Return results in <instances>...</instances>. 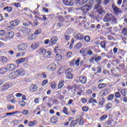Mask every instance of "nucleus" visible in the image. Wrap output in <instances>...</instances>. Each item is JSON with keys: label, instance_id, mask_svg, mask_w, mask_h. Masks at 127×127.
I'll use <instances>...</instances> for the list:
<instances>
[{"label": "nucleus", "instance_id": "nucleus-59", "mask_svg": "<svg viewBox=\"0 0 127 127\" xmlns=\"http://www.w3.org/2000/svg\"><path fill=\"white\" fill-rule=\"evenodd\" d=\"M22 11H24V12H27L28 11H29V8L25 7L22 10Z\"/></svg>", "mask_w": 127, "mask_h": 127}, {"label": "nucleus", "instance_id": "nucleus-51", "mask_svg": "<svg viewBox=\"0 0 127 127\" xmlns=\"http://www.w3.org/2000/svg\"><path fill=\"white\" fill-rule=\"evenodd\" d=\"M123 35H127V28H124L122 30V32Z\"/></svg>", "mask_w": 127, "mask_h": 127}, {"label": "nucleus", "instance_id": "nucleus-32", "mask_svg": "<svg viewBox=\"0 0 127 127\" xmlns=\"http://www.w3.org/2000/svg\"><path fill=\"white\" fill-rule=\"evenodd\" d=\"M2 88H3L2 90L3 91H5V90H7V89H8V88H9V84L6 83L3 85Z\"/></svg>", "mask_w": 127, "mask_h": 127}, {"label": "nucleus", "instance_id": "nucleus-48", "mask_svg": "<svg viewBox=\"0 0 127 127\" xmlns=\"http://www.w3.org/2000/svg\"><path fill=\"white\" fill-rule=\"evenodd\" d=\"M35 34L38 35L41 33V29H39L34 32Z\"/></svg>", "mask_w": 127, "mask_h": 127}, {"label": "nucleus", "instance_id": "nucleus-24", "mask_svg": "<svg viewBox=\"0 0 127 127\" xmlns=\"http://www.w3.org/2000/svg\"><path fill=\"white\" fill-rule=\"evenodd\" d=\"M122 7L124 9H127V0H124Z\"/></svg>", "mask_w": 127, "mask_h": 127}, {"label": "nucleus", "instance_id": "nucleus-64", "mask_svg": "<svg viewBox=\"0 0 127 127\" xmlns=\"http://www.w3.org/2000/svg\"><path fill=\"white\" fill-rule=\"evenodd\" d=\"M29 112H28V110H24V111L22 112L23 115H28V113Z\"/></svg>", "mask_w": 127, "mask_h": 127}, {"label": "nucleus", "instance_id": "nucleus-56", "mask_svg": "<svg viewBox=\"0 0 127 127\" xmlns=\"http://www.w3.org/2000/svg\"><path fill=\"white\" fill-rule=\"evenodd\" d=\"M14 5L16 7H20V3H19V2H15V3H14Z\"/></svg>", "mask_w": 127, "mask_h": 127}, {"label": "nucleus", "instance_id": "nucleus-45", "mask_svg": "<svg viewBox=\"0 0 127 127\" xmlns=\"http://www.w3.org/2000/svg\"><path fill=\"white\" fill-rule=\"evenodd\" d=\"M105 103V99L104 98H100V101H99L100 105H103Z\"/></svg>", "mask_w": 127, "mask_h": 127}, {"label": "nucleus", "instance_id": "nucleus-19", "mask_svg": "<svg viewBox=\"0 0 127 127\" xmlns=\"http://www.w3.org/2000/svg\"><path fill=\"white\" fill-rule=\"evenodd\" d=\"M19 21L18 20H15L13 21H11L10 24L12 26H17L19 24Z\"/></svg>", "mask_w": 127, "mask_h": 127}, {"label": "nucleus", "instance_id": "nucleus-26", "mask_svg": "<svg viewBox=\"0 0 127 127\" xmlns=\"http://www.w3.org/2000/svg\"><path fill=\"white\" fill-rule=\"evenodd\" d=\"M65 75L66 79H73V77H74L72 73H65Z\"/></svg>", "mask_w": 127, "mask_h": 127}, {"label": "nucleus", "instance_id": "nucleus-44", "mask_svg": "<svg viewBox=\"0 0 127 127\" xmlns=\"http://www.w3.org/2000/svg\"><path fill=\"white\" fill-rule=\"evenodd\" d=\"M63 113L65 114V115H69V113H68V109L66 107H64V109L63 110Z\"/></svg>", "mask_w": 127, "mask_h": 127}, {"label": "nucleus", "instance_id": "nucleus-53", "mask_svg": "<svg viewBox=\"0 0 127 127\" xmlns=\"http://www.w3.org/2000/svg\"><path fill=\"white\" fill-rule=\"evenodd\" d=\"M7 110H13L14 109V106H12L11 105H7Z\"/></svg>", "mask_w": 127, "mask_h": 127}, {"label": "nucleus", "instance_id": "nucleus-3", "mask_svg": "<svg viewBox=\"0 0 127 127\" xmlns=\"http://www.w3.org/2000/svg\"><path fill=\"white\" fill-rule=\"evenodd\" d=\"M112 9L113 10V12L116 15H118L119 13H122V9L119 8L116 5L112 4Z\"/></svg>", "mask_w": 127, "mask_h": 127}, {"label": "nucleus", "instance_id": "nucleus-37", "mask_svg": "<svg viewBox=\"0 0 127 127\" xmlns=\"http://www.w3.org/2000/svg\"><path fill=\"white\" fill-rule=\"evenodd\" d=\"M56 59L58 61H60L62 59V56L60 54H57Z\"/></svg>", "mask_w": 127, "mask_h": 127}, {"label": "nucleus", "instance_id": "nucleus-61", "mask_svg": "<svg viewBox=\"0 0 127 127\" xmlns=\"http://www.w3.org/2000/svg\"><path fill=\"white\" fill-rule=\"evenodd\" d=\"M88 110H89V108L87 107H82V111L83 112H88Z\"/></svg>", "mask_w": 127, "mask_h": 127}, {"label": "nucleus", "instance_id": "nucleus-49", "mask_svg": "<svg viewBox=\"0 0 127 127\" xmlns=\"http://www.w3.org/2000/svg\"><path fill=\"white\" fill-rule=\"evenodd\" d=\"M111 20L112 22H113L114 23H117V18H116L113 15L112 16Z\"/></svg>", "mask_w": 127, "mask_h": 127}, {"label": "nucleus", "instance_id": "nucleus-20", "mask_svg": "<svg viewBox=\"0 0 127 127\" xmlns=\"http://www.w3.org/2000/svg\"><path fill=\"white\" fill-rule=\"evenodd\" d=\"M51 122L52 123V124H56V123L58 122V119L57 118V117L55 116L52 118L51 119Z\"/></svg>", "mask_w": 127, "mask_h": 127}, {"label": "nucleus", "instance_id": "nucleus-41", "mask_svg": "<svg viewBox=\"0 0 127 127\" xmlns=\"http://www.w3.org/2000/svg\"><path fill=\"white\" fill-rule=\"evenodd\" d=\"M77 125V123H76L75 121H72L70 123V126L71 127H74Z\"/></svg>", "mask_w": 127, "mask_h": 127}, {"label": "nucleus", "instance_id": "nucleus-34", "mask_svg": "<svg viewBox=\"0 0 127 127\" xmlns=\"http://www.w3.org/2000/svg\"><path fill=\"white\" fill-rule=\"evenodd\" d=\"M89 103L90 104H97V100H95L94 98H91L89 100Z\"/></svg>", "mask_w": 127, "mask_h": 127}, {"label": "nucleus", "instance_id": "nucleus-38", "mask_svg": "<svg viewBox=\"0 0 127 127\" xmlns=\"http://www.w3.org/2000/svg\"><path fill=\"white\" fill-rule=\"evenodd\" d=\"M36 121H34L33 122H30L29 123V127H32L33 126H35L36 125Z\"/></svg>", "mask_w": 127, "mask_h": 127}, {"label": "nucleus", "instance_id": "nucleus-17", "mask_svg": "<svg viewBox=\"0 0 127 127\" xmlns=\"http://www.w3.org/2000/svg\"><path fill=\"white\" fill-rule=\"evenodd\" d=\"M39 47V44L38 42L33 43L31 47V49L35 50Z\"/></svg>", "mask_w": 127, "mask_h": 127}, {"label": "nucleus", "instance_id": "nucleus-57", "mask_svg": "<svg viewBox=\"0 0 127 127\" xmlns=\"http://www.w3.org/2000/svg\"><path fill=\"white\" fill-rule=\"evenodd\" d=\"M5 35V33L3 30H0V35L1 36H3V35Z\"/></svg>", "mask_w": 127, "mask_h": 127}, {"label": "nucleus", "instance_id": "nucleus-23", "mask_svg": "<svg viewBox=\"0 0 127 127\" xmlns=\"http://www.w3.org/2000/svg\"><path fill=\"white\" fill-rule=\"evenodd\" d=\"M6 72H8L6 69V66H5V68L2 67L0 69V74H4V73H6Z\"/></svg>", "mask_w": 127, "mask_h": 127}, {"label": "nucleus", "instance_id": "nucleus-55", "mask_svg": "<svg viewBox=\"0 0 127 127\" xmlns=\"http://www.w3.org/2000/svg\"><path fill=\"white\" fill-rule=\"evenodd\" d=\"M19 105L21 107H24V106H25V102L21 101L19 102Z\"/></svg>", "mask_w": 127, "mask_h": 127}, {"label": "nucleus", "instance_id": "nucleus-60", "mask_svg": "<svg viewBox=\"0 0 127 127\" xmlns=\"http://www.w3.org/2000/svg\"><path fill=\"white\" fill-rule=\"evenodd\" d=\"M89 0H82L80 2V4H85L86 2H88Z\"/></svg>", "mask_w": 127, "mask_h": 127}, {"label": "nucleus", "instance_id": "nucleus-35", "mask_svg": "<svg viewBox=\"0 0 127 127\" xmlns=\"http://www.w3.org/2000/svg\"><path fill=\"white\" fill-rule=\"evenodd\" d=\"M72 72H73V69L69 68L65 70V74H71Z\"/></svg>", "mask_w": 127, "mask_h": 127}, {"label": "nucleus", "instance_id": "nucleus-39", "mask_svg": "<svg viewBox=\"0 0 127 127\" xmlns=\"http://www.w3.org/2000/svg\"><path fill=\"white\" fill-rule=\"evenodd\" d=\"M82 46V44L80 43H78L76 44V45L74 47L75 49H80L81 47Z\"/></svg>", "mask_w": 127, "mask_h": 127}, {"label": "nucleus", "instance_id": "nucleus-52", "mask_svg": "<svg viewBox=\"0 0 127 127\" xmlns=\"http://www.w3.org/2000/svg\"><path fill=\"white\" fill-rule=\"evenodd\" d=\"M80 60H81L79 58H78L76 61H75V64H76V66H79L80 64Z\"/></svg>", "mask_w": 127, "mask_h": 127}, {"label": "nucleus", "instance_id": "nucleus-33", "mask_svg": "<svg viewBox=\"0 0 127 127\" xmlns=\"http://www.w3.org/2000/svg\"><path fill=\"white\" fill-rule=\"evenodd\" d=\"M107 118H108V115H104L102 116L100 118V122H104V120H106V119H107Z\"/></svg>", "mask_w": 127, "mask_h": 127}, {"label": "nucleus", "instance_id": "nucleus-36", "mask_svg": "<svg viewBox=\"0 0 127 127\" xmlns=\"http://www.w3.org/2000/svg\"><path fill=\"white\" fill-rule=\"evenodd\" d=\"M100 45L102 48H103L104 49H106V41H102Z\"/></svg>", "mask_w": 127, "mask_h": 127}, {"label": "nucleus", "instance_id": "nucleus-5", "mask_svg": "<svg viewBox=\"0 0 127 127\" xmlns=\"http://www.w3.org/2000/svg\"><path fill=\"white\" fill-rule=\"evenodd\" d=\"M112 18H113V15L112 14H106L103 20L105 22H109V21L112 20Z\"/></svg>", "mask_w": 127, "mask_h": 127}, {"label": "nucleus", "instance_id": "nucleus-58", "mask_svg": "<svg viewBox=\"0 0 127 127\" xmlns=\"http://www.w3.org/2000/svg\"><path fill=\"white\" fill-rule=\"evenodd\" d=\"M121 93L122 95H123V96H126V89H123L121 90Z\"/></svg>", "mask_w": 127, "mask_h": 127}, {"label": "nucleus", "instance_id": "nucleus-4", "mask_svg": "<svg viewBox=\"0 0 127 127\" xmlns=\"http://www.w3.org/2000/svg\"><path fill=\"white\" fill-rule=\"evenodd\" d=\"M27 48V44L22 43L18 46L19 51H24Z\"/></svg>", "mask_w": 127, "mask_h": 127}, {"label": "nucleus", "instance_id": "nucleus-50", "mask_svg": "<svg viewBox=\"0 0 127 127\" xmlns=\"http://www.w3.org/2000/svg\"><path fill=\"white\" fill-rule=\"evenodd\" d=\"M74 44V39H72L70 44L69 48L70 49H72L73 48V45Z\"/></svg>", "mask_w": 127, "mask_h": 127}, {"label": "nucleus", "instance_id": "nucleus-63", "mask_svg": "<svg viewBox=\"0 0 127 127\" xmlns=\"http://www.w3.org/2000/svg\"><path fill=\"white\" fill-rule=\"evenodd\" d=\"M47 83H48V80H45L42 82V86H45V85L47 84Z\"/></svg>", "mask_w": 127, "mask_h": 127}, {"label": "nucleus", "instance_id": "nucleus-28", "mask_svg": "<svg viewBox=\"0 0 127 127\" xmlns=\"http://www.w3.org/2000/svg\"><path fill=\"white\" fill-rule=\"evenodd\" d=\"M1 62L4 64L7 63V59L4 57H1Z\"/></svg>", "mask_w": 127, "mask_h": 127}, {"label": "nucleus", "instance_id": "nucleus-10", "mask_svg": "<svg viewBox=\"0 0 127 127\" xmlns=\"http://www.w3.org/2000/svg\"><path fill=\"white\" fill-rule=\"evenodd\" d=\"M13 36H14V33L12 31L8 32L5 38L6 39H11V38H13Z\"/></svg>", "mask_w": 127, "mask_h": 127}, {"label": "nucleus", "instance_id": "nucleus-21", "mask_svg": "<svg viewBox=\"0 0 127 127\" xmlns=\"http://www.w3.org/2000/svg\"><path fill=\"white\" fill-rule=\"evenodd\" d=\"M36 34L35 33H34L31 35H30L28 37L29 39L30 40H33V39H35V38H37V36H36Z\"/></svg>", "mask_w": 127, "mask_h": 127}, {"label": "nucleus", "instance_id": "nucleus-25", "mask_svg": "<svg viewBox=\"0 0 127 127\" xmlns=\"http://www.w3.org/2000/svg\"><path fill=\"white\" fill-rule=\"evenodd\" d=\"M85 53L88 54L89 56L93 54V52L89 48H85Z\"/></svg>", "mask_w": 127, "mask_h": 127}, {"label": "nucleus", "instance_id": "nucleus-16", "mask_svg": "<svg viewBox=\"0 0 127 127\" xmlns=\"http://www.w3.org/2000/svg\"><path fill=\"white\" fill-rule=\"evenodd\" d=\"M18 64H21V63H27V60L25 58H21L17 60L16 61Z\"/></svg>", "mask_w": 127, "mask_h": 127}, {"label": "nucleus", "instance_id": "nucleus-7", "mask_svg": "<svg viewBox=\"0 0 127 127\" xmlns=\"http://www.w3.org/2000/svg\"><path fill=\"white\" fill-rule=\"evenodd\" d=\"M15 72H16V74H17V76H24V73L25 71L23 68H20L18 70H16Z\"/></svg>", "mask_w": 127, "mask_h": 127}, {"label": "nucleus", "instance_id": "nucleus-9", "mask_svg": "<svg viewBox=\"0 0 127 127\" xmlns=\"http://www.w3.org/2000/svg\"><path fill=\"white\" fill-rule=\"evenodd\" d=\"M6 69L7 71H13L14 69H15V65L14 64H8L6 66Z\"/></svg>", "mask_w": 127, "mask_h": 127}, {"label": "nucleus", "instance_id": "nucleus-43", "mask_svg": "<svg viewBox=\"0 0 127 127\" xmlns=\"http://www.w3.org/2000/svg\"><path fill=\"white\" fill-rule=\"evenodd\" d=\"M101 93H102L103 96H106V95L108 94V89H104L101 91Z\"/></svg>", "mask_w": 127, "mask_h": 127}, {"label": "nucleus", "instance_id": "nucleus-29", "mask_svg": "<svg viewBox=\"0 0 127 127\" xmlns=\"http://www.w3.org/2000/svg\"><path fill=\"white\" fill-rule=\"evenodd\" d=\"M23 25H24V26H29V25H31L32 26H34L33 24H32V23H31L30 21L23 23Z\"/></svg>", "mask_w": 127, "mask_h": 127}, {"label": "nucleus", "instance_id": "nucleus-15", "mask_svg": "<svg viewBox=\"0 0 127 127\" xmlns=\"http://www.w3.org/2000/svg\"><path fill=\"white\" fill-rule=\"evenodd\" d=\"M21 31H22L23 33H25L26 34H28L30 33V29L26 28L25 27H22L21 28Z\"/></svg>", "mask_w": 127, "mask_h": 127}, {"label": "nucleus", "instance_id": "nucleus-42", "mask_svg": "<svg viewBox=\"0 0 127 127\" xmlns=\"http://www.w3.org/2000/svg\"><path fill=\"white\" fill-rule=\"evenodd\" d=\"M102 59V56H99L98 57H95V62H98V61H100Z\"/></svg>", "mask_w": 127, "mask_h": 127}, {"label": "nucleus", "instance_id": "nucleus-47", "mask_svg": "<svg viewBox=\"0 0 127 127\" xmlns=\"http://www.w3.org/2000/svg\"><path fill=\"white\" fill-rule=\"evenodd\" d=\"M114 99V94H110L108 97V100L109 101H112Z\"/></svg>", "mask_w": 127, "mask_h": 127}, {"label": "nucleus", "instance_id": "nucleus-11", "mask_svg": "<svg viewBox=\"0 0 127 127\" xmlns=\"http://www.w3.org/2000/svg\"><path fill=\"white\" fill-rule=\"evenodd\" d=\"M79 81L81 84H86L87 83V78L84 76H81L79 77Z\"/></svg>", "mask_w": 127, "mask_h": 127}, {"label": "nucleus", "instance_id": "nucleus-12", "mask_svg": "<svg viewBox=\"0 0 127 127\" xmlns=\"http://www.w3.org/2000/svg\"><path fill=\"white\" fill-rule=\"evenodd\" d=\"M47 68L49 71H54L56 69V65L55 64H52L48 66Z\"/></svg>", "mask_w": 127, "mask_h": 127}, {"label": "nucleus", "instance_id": "nucleus-27", "mask_svg": "<svg viewBox=\"0 0 127 127\" xmlns=\"http://www.w3.org/2000/svg\"><path fill=\"white\" fill-rule=\"evenodd\" d=\"M64 38L65 40H66L67 41H68V40L70 39V33H65L64 34Z\"/></svg>", "mask_w": 127, "mask_h": 127}, {"label": "nucleus", "instance_id": "nucleus-46", "mask_svg": "<svg viewBox=\"0 0 127 127\" xmlns=\"http://www.w3.org/2000/svg\"><path fill=\"white\" fill-rule=\"evenodd\" d=\"M50 85L52 89H55L56 88V83L55 82H52Z\"/></svg>", "mask_w": 127, "mask_h": 127}, {"label": "nucleus", "instance_id": "nucleus-31", "mask_svg": "<svg viewBox=\"0 0 127 127\" xmlns=\"http://www.w3.org/2000/svg\"><path fill=\"white\" fill-rule=\"evenodd\" d=\"M83 39L84 41L87 43L90 42V41L91 40V39L89 36H85L84 37H83Z\"/></svg>", "mask_w": 127, "mask_h": 127}, {"label": "nucleus", "instance_id": "nucleus-54", "mask_svg": "<svg viewBox=\"0 0 127 127\" xmlns=\"http://www.w3.org/2000/svg\"><path fill=\"white\" fill-rule=\"evenodd\" d=\"M84 125V119L81 118L79 120V126H83Z\"/></svg>", "mask_w": 127, "mask_h": 127}, {"label": "nucleus", "instance_id": "nucleus-6", "mask_svg": "<svg viewBox=\"0 0 127 127\" xmlns=\"http://www.w3.org/2000/svg\"><path fill=\"white\" fill-rule=\"evenodd\" d=\"M58 41V38L56 36L53 37L50 40V45L53 46Z\"/></svg>", "mask_w": 127, "mask_h": 127}, {"label": "nucleus", "instance_id": "nucleus-18", "mask_svg": "<svg viewBox=\"0 0 127 127\" xmlns=\"http://www.w3.org/2000/svg\"><path fill=\"white\" fill-rule=\"evenodd\" d=\"M37 90V85H33L30 86V92H35Z\"/></svg>", "mask_w": 127, "mask_h": 127}, {"label": "nucleus", "instance_id": "nucleus-2", "mask_svg": "<svg viewBox=\"0 0 127 127\" xmlns=\"http://www.w3.org/2000/svg\"><path fill=\"white\" fill-rule=\"evenodd\" d=\"M38 52L40 54H42L44 58H50L52 52L50 51L46 52V50L41 48L38 50Z\"/></svg>", "mask_w": 127, "mask_h": 127}, {"label": "nucleus", "instance_id": "nucleus-22", "mask_svg": "<svg viewBox=\"0 0 127 127\" xmlns=\"http://www.w3.org/2000/svg\"><path fill=\"white\" fill-rule=\"evenodd\" d=\"M64 86V80H61L58 84V88L61 89Z\"/></svg>", "mask_w": 127, "mask_h": 127}, {"label": "nucleus", "instance_id": "nucleus-62", "mask_svg": "<svg viewBox=\"0 0 127 127\" xmlns=\"http://www.w3.org/2000/svg\"><path fill=\"white\" fill-rule=\"evenodd\" d=\"M66 56H67V57H68V58H71V57L72 56V52H68V53H67V54H66Z\"/></svg>", "mask_w": 127, "mask_h": 127}, {"label": "nucleus", "instance_id": "nucleus-14", "mask_svg": "<svg viewBox=\"0 0 127 127\" xmlns=\"http://www.w3.org/2000/svg\"><path fill=\"white\" fill-rule=\"evenodd\" d=\"M17 77V74L15 71L12 72L9 74V78L10 79H15Z\"/></svg>", "mask_w": 127, "mask_h": 127}, {"label": "nucleus", "instance_id": "nucleus-30", "mask_svg": "<svg viewBox=\"0 0 127 127\" xmlns=\"http://www.w3.org/2000/svg\"><path fill=\"white\" fill-rule=\"evenodd\" d=\"M106 86H107L106 83H100L98 84V88L99 89H104Z\"/></svg>", "mask_w": 127, "mask_h": 127}, {"label": "nucleus", "instance_id": "nucleus-40", "mask_svg": "<svg viewBox=\"0 0 127 127\" xmlns=\"http://www.w3.org/2000/svg\"><path fill=\"white\" fill-rule=\"evenodd\" d=\"M18 113V111H15L14 112H11V113H6V116H12V115H15V114H17Z\"/></svg>", "mask_w": 127, "mask_h": 127}, {"label": "nucleus", "instance_id": "nucleus-8", "mask_svg": "<svg viewBox=\"0 0 127 127\" xmlns=\"http://www.w3.org/2000/svg\"><path fill=\"white\" fill-rule=\"evenodd\" d=\"M63 2L65 5L72 6L73 4V0H63Z\"/></svg>", "mask_w": 127, "mask_h": 127}, {"label": "nucleus", "instance_id": "nucleus-13", "mask_svg": "<svg viewBox=\"0 0 127 127\" xmlns=\"http://www.w3.org/2000/svg\"><path fill=\"white\" fill-rule=\"evenodd\" d=\"M74 37L78 40H83V39H84V35L80 33H78L74 36Z\"/></svg>", "mask_w": 127, "mask_h": 127}, {"label": "nucleus", "instance_id": "nucleus-1", "mask_svg": "<svg viewBox=\"0 0 127 127\" xmlns=\"http://www.w3.org/2000/svg\"><path fill=\"white\" fill-rule=\"evenodd\" d=\"M102 2V0H91V1H90L91 5L86 4L85 5L81 6L80 9L83 13L89 12L92 8L91 5H93V3L96 2V4L94 6V9H96L100 14H103V13L105 12V11H104V8L100 6Z\"/></svg>", "mask_w": 127, "mask_h": 127}]
</instances>
